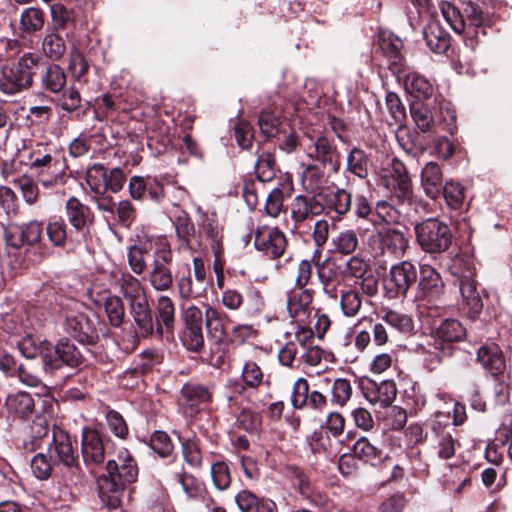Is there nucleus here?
<instances>
[{
  "label": "nucleus",
  "mask_w": 512,
  "mask_h": 512,
  "mask_svg": "<svg viewBox=\"0 0 512 512\" xmlns=\"http://www.w3.org/2000/svg\"><path fill=\"white\" fill-rule=\"evenodd\" d=\"M183 346L192 352H200L204 347L202 327L183 328L180 335Z\"/></svg>",
  "instance_id": "nucleus-61"
},
{
  "label": "nucleus",
  "mask_w": 512,
  "mask_h": 512,
  "mask_svg": "<svg viewBox=\"0 0 512 512\" xmlns=\"http://www.w3.org/2000/svg\"><path fill=\"white\" fill-rule=\"evenodd\" d=\"M65 215L69 224L77 232H83L91 221L90 208L75 197H71L66 201Z\"/></svg>",
  "instance_id": "nucleus-28"
},
{
  "label": "nucleus",
  "mask_w": 512,
  "mask_h": 512,
  "mask_svg": "<svg viewBox=\"0 0 512 512\" xmlns=\"http://www.w3.org/2000/svg\"><path fill=\"white\" fill-rule=\"evenodd\" d=\"M320 206L318 193L295 196L289 205L291 219L294 221L295 227H299L313 216L321 215L322 208Z\"/></svg>",
  "instance_id": "nucleus-19"
},
{
  "label": "nucleus",
  "mask_w": 512,
  "mask_h": 512,
  "mask_svg": "<svg viewBox=\"0 0 512 512\" xmlns=\"http://www.w3.org/2000/svg\"><path fill=\"white\" fill-rule=\"evenodd\" d=\"M410 113L417 128L426 133L430 131L433 124V117L430 109L421 102L413 103L410 107Z\"/></svg>",
  "instance_id": "nucleus-58"
},
{
  "label": "nucleus",
  "mask_w": 512,
  "mask_h": 512,
  "mask_svg": "<svg viewBox=\"0 0 512 512\" xmlns=\"http://www.w3.org/2000/svg\"><path fill=\"white\" fill-rule=\"evenodd\" d=\"M385 181L390 193L400 202L411 200L413 188L410 176H404L399 179H386Z\"/></svg>",
  "instance_id": "nucleus-52"
},
{
  "label": "nucleus",
  "mask_w": 512,
  "mask_h": 512,
  "mask_svg": "<svg viewBox=\"0 0 512 512\" xmlns=\"http://www.w3.org/2000/svg\"><path fill=\"white\" fill-rule=\"evenodd\" d=\"M312 292L297 288L287 294V310L292 319L299 324H309L312 313Z\"/></svg>",
  "instance_id": "nucleus-18"
},
{
  "label": "nucleus",
  "mask_w": 512,
  "mask_h": 512,
  "mask_svg": "<svg viewBox=\"0 0 512 512\" xmlns=\"http://www.w3.org/2000/svg\"><path fill=\"white\" fill-rule=\"evenodd\" d=\"M173 252L169 242L160 238L155 242L151 268L147 274V281L151 287L158 291H168L174 281L171 265Z\"/></svg>",
  "instance_id": "nucleus-5"
},
{
  "label": "nucleus",
  "mask_w": 512,
  "mask_h": 512,
  "mask_svg": "<svg viewBox=\"0 0 512 512\" xmlns=\"http://www.w3.org/2000/svg\"><path fill=\"white\" fill-rule=\"evenodd\" d=\"M419 287L423 293L438 298L444 292V283L440 274L429 264H421L419 268Z\"/></svg>",
  "instance_id": "nucleus-30"
},
{
  "label": "nucleus",
  "mask_w": 512,
  "mask_h": 512,
  "mask_svg": "<svg viewBox=\"0 0 512 512\" xmlns=\"http://www.w3.org/2000/svg\"><path fill=\"white\" fill-rule=\"evenodd\" d=\"M42 233V222L37 220L10 225L5 230V241L9 247L15 249L28 247L25 250L27 258L23 261L24 267L40 263L46 257L44 250L41 247H37L41 243Z\"/></svg>",
  "instance_id": "nucleus-2"
},
{
  "label": "nucleus",
  "mask_w": 512,
  "mask_h": 512,
  "mask_svg": "<svg viewBox=\"0 0 512 512\" xmlns=\"http://www.w3.org/2000/svg\"><path fill=\"white\" fill-rule=\"evenodd\" d=\"M423 34L427 47L435 53L442 54L450 46L449 34L437 22H430Z\"/></svg>",
  "instance_id": "nucleus-34"
},
{
  "label": "nucleus",
  "mask_w": 512,
  "mask_h": 512,
  "mask_svg": "<svg viewBox=\"0 0 512 512\" xmlns=\"http://www.w3.org/2000/svg\"><path fill=\"white\" fill-rule=\"evenodd\" d=\"M104 308L110 324L114 327L121 326L125 317V308L121 298L115 295L107 297Z\"/></svg>",
  "instance_id": "nucleus-59"
},
{
  "label": "nucleus",
  "mask_w": 512,
  "mask_h": 512,
  "mask_svg": "<svg viewBox=\"0 0 512 512\" xmlns=\"http://www.w3.org/2000/svg\"><path fill=\"white\" fill-rule=\"evenodd\" d=\"M263 378L264 374L257 363L253 361L246 362L242 369L244 384L237 379L228 381L225 399L230 407L236 406L239 408L238 397L245 394L247 387L252 389L259 387L263 382Z\"/></svg>",
  "instance_id": "nucleus-11"
},
{
  "label": "nucleus",
  "mask_w": 512,
  "mask_h": 512,
  "mask_svg": "<svg viewBox=\"0 0 512 512\" xmlns=\"http://www.w3.org/2000/svg\"><path fill=\"white\" fill-rule=\"evenodd\" d=\"M48 454L54 465H62L68 469V481L71 484H77L80 481L79 456L68 433L58 427H54L52 442L48 447Z\"/></svg>",
  "instance_id": "nucleus-4"
},
{
  "label": "nucleus",
  "mask_w": 512,
  "mask_h": 512,
  "mask_svg": "<svg viewBox=\"0 0 512 512\" xmlns=\"http://www.w3.org/2000/svg\"><path fill=\"white\" fill-rule=\"evenodd\" d=\"M106 174L105 167L99 163H95L87 169L85 179L93 193L107 191Z\"/></svg>",
  "instance_id": "nucleus-57"
},
{
  "label": "nucleus",
  "mask_w": 512,
  "mask_h": 512,
  "mask_svg": "<svg viewBox=\"0 0 512 512\" xmlns=\"http://www.w3.org/2000/svg\"><path fill=\"white\" fill-rule=\"evenodd\" d=\"M81 444L83 459L87 465H98L104 461L109 442L105 443L95 429L83 428Z\"/></svg>",
  "instance_id": "nucleus-20"
},
{
  "label": "nucleus",
  "mask_w": 512,
  "mask_h": 512,
  "mask_svg": "<svg viewBox=\"0 0 512 512\" xmlns=\"http://www.w3.org/2000/svg\"><path fill=\"white\" fill-rule=\"evenodd\" d=\"M42 51L51 60H59L66 51V43L60 31L46 30L42 41Z\"/></svg>",
  "instance_id": "nucleus-42"
},
{
  "label": "nucleus",
  "mask_w": 512,
  "mask_h": 512,
  "mask_svg": "<svg viewBox=\"0 0 512 512\" xmlns=\"http://www.w3.org/2000/svg\"><path fill=\"white\" fill-rule=\"evenodd\" d=\"M23 149L26 152L24 163L32 173L60 159L57 150L48 143L35 142L28 146L24 143Z\"/></svg>",
  "instance_id": "nucleus-21"
},
{
  "label": "nucleus",
  "mask_w": 512,
  "mask_h": 512,
  "mask_svg": "<svg viewBox=\"0 0 512 512\" xmlns=\"http://www.w3.org/2000/svg\"><path fill=\"white\" fill-rule=\"evenodd\" d=\"M459 289L462 298L468 306L470 313L477 315L482 310L483 304L477 291V282L474 279V272L468 270L459 278Z\"/></svg>",
  "instance_id": "nucleus-27"
},
{
  "label": "nucleus",
  "mask_w": 512,
  "mask_h": 512,
  "mask_svg": "<svg viewBox=\"0 0 512 512\" xmlns=\"http://www.w3.org/2000/svg\"><path fill=\"white\" fill-rule=\"evenodd\" d=\"M81 363V354L73 343L60 340L53 345L49 342L44 355V373L52 375L55 370L66 365L72 368Z\"/></svg>",
  "instance_id": "nucleus-9"
},
{
  "label": "nucleus",
  "mask_w": 512,
  "mask_h": 512,
  "mask_svg": "<svg viewBox=\"0 0 512 512\" xmlns=\"http://www.w3.org/2000/svg\"><path fill=\"white\" fill-rule=\"evenodd\" d=\"M157 319L156 330L161 335L163 325L167 330H172L175 322V306L172 299L168 296H160L156 304Z\"/></svg>",
  "instance_id": "nucleus-41"
},
{
  "label": "nucleus",
  "mask_w": 512,
  "mask_h": 512,
  "mask_svg": "<svg viewBox=\"0 0 512 512\" xmlns=\"http://www.w3.org/2000/svg\"><path fill=\"white\" fill-rule=\"evenodd\" d=\"M417 279L416 266L407 260L401 261L390 268L386 279V292L390 298L406 296L409 288Z\"/></svg>",
  "instance_id": "nucleus-10"
},
{
  "label": "nucleus",
  "mask_w": 512,
  "mask_h": 512,
  "mask_svg": "<svg viewBox=\"0 0 512 512\" xmlns=\"http://www.w3.org/2000/svg\"><path fill=\"white\" fill-rule=\"evenodd\" d=\"M96 318L86 313L70 312L65 318V331L82 344H93L98 340Z\"/></svg>",
  "instance_id": "nucleus-12"
},
{
  "label": "nucleus",
  "mask_w": 512,
  "mask_h": 512,
  "mask_svg": "<svg viewBox=\"0 0 512 512\" xmlns=\"http://www.w3.org/2000/svg\"><path fill=\"white\" fill-rule=\"evenodd\" d=\"M369 157L360 148L354 147L347 155L346 159V170L357 176L360 179H364L368 176Z\"/></svg>",
  "instance_id": "nucleus-44"
},
{
  "label": "nucleus",
  "mask_w": 512,
  "mask_h": 512,
  "mask_svg": "<svg viewBox=\"0 0 512 512\" xmlns=\"http://www.w3.org/2000/svg\"><path fill=\"white\" fill-rule=\"evenodd\" d=\"M36 65L37 60L31 53L24 54L11 65H3L0 72V91L14 95L28 89L32 85Z\"/></svg>",
  "instance_id": "nucleus-3"
},
{
  "label": "nucleus",
  "mask_w": 512,
  "mask_h": 512,
  "mask_svg": "<svg viewBox=\"0 0 512 512\" xmlns=\"http://www.w3.org/2000/svg\"><path fill=\"white\" fill-rule=\"evenodd\" d=\"M301 145L309 159L319 162L323 167H329L335 173L338 172L340 153L333 140L320 133L307 134Z\"/></svg>",
  "instance_id": "nucleus-7"
},
{
  "label": "nucleus",
  "mask_w": 512,
  "mask_h": 512,
  "mask_svg": "<svg viewBox=\"0 0 512 512\" xmlns=\"http://www.w3.org/2000/svg\"><path fill=\"white\" fill-rule=\"evenodd\" d=\"M477 360L493 377L505 373V360L498 345H484L478 349Z\"/></svg>",
  "instance_id": "nucleus-26"
},
{
  "label": "nucleus",
  "mask_w": 512,
  "mask_h": 512,
  "mask_svg": "<svg viewBox=\"0 0 512 512\" xmlns=\"http://www.w3.org/2000/svg\"><path fill=\"white\" fill-rule=\"evenodd\" d=\"M440 10L442 16L455 33L462 34L465 31L464 16L452 3L443 1L440 5Z\"/></svg>",
  "instance_id": "nucleus-53"
},
{
  "label": "nucleus",
  "mask_w": 512,
  "mask_h": 512,
  "mask_svg": "<svg viewBox=\"0 0 512 512\" xmlns=\"http://www.w3.org/2000/svg\"><path fill=\"white\" fill-rule=\"evenodd\" d=\"M5 404L9 416L14 419L25 420L30 418L35 412L34 399L31 394L26 392L19 391L9 394Z\"/></svg>",
  "instance_id": "nucleus-25"
},
{
  "label": "nucleus",
  "mask_w": 512,
  "mask_h": 512,
  "mask_svg": "<svg viewBox=\"0 0 512 512\" xmlns=\"http://www.w3.org/2000/svg\"><path fill=\"white\" fill-rule=\"evenodd\" d=\"M382 320L390 327L402 333H409L414 328L413 320L405 313L395 310H388L383 316Z\"/></svg>",
  "instance_id": "nucleus-60"
},
{
  "label": "nucleus",
  "mask_w": 512,
  "mask_h": 512,
  "mask_svg": "<svg viewBox=\"0 0 512 512\" xmlns=\"http://www.w3.org/2000/svg\"><path fill=\"white\" fill-rule=\"evenodd\" d=\"M129 312L134 320L136 333L141 337L151 336L154 331L155 322L148 299L130 303Z\"/></svg>",
  "instance_id": "nucleus-23"
},
{
  "label": "nucleus",
  "mask_w": 512,
  "mask_h": 512,
  "mask_svg": "<svg viewBox=\"0 0 512 512\" xmlns=\"http://www.w3.org/2000/svg\"><path fill=\"white\" fill-rule=\"evenodd\" d=\"M177 293L182 301H192L203 297L208 286L193 279L191 271L186 275H182L176 281Z\"/></svg>",
  "instance_id": "nucleus-35"
},
{
  "label": "nucleus",
  "mask_w": 512,
  "mask_h": 512,
  "mask_svg": "<svg viewBox=\"0 0 512 512\" xmlns=\"http://www.w3.org/2000/svg\"><path fill=\"white\" fill-rule=\"evenodd\" d=\"M254 246L271 258H278L286 250L287 239L277 227L261 226L255 232Z\"/></svg>",
  "instance_id": "nucleus-15"
},
{
  "label": "nucleus",
  "mask_w": 512,
  "mask_h": 512,
  "mask_svg": "<svg viewBox=\"0 0 512 512\" xmlns=\"http://www.w3.org/2000/svg\"><path fill=\"white\" fill-rule=\"evenodd\" d=\"M352 396V385L346 378H337L333 381L331 386L332 404L339 407H344Z\"/></svg>",
  "instance_id": "nucleus-55"
},
{
  "label": "nucleus",
  "mask_w": 512,
  "mask_h": 512,
  "mask_svg": "<svg viewBox=\"0 0 512 512\" xmlns=\"http://www.w3.org/2000/svg\"><path fill=\"white\" fill-rule=\"evenodd\" d=\"M416 239L423 251L439 254L446 251L452 243L449 226L437 218H429L415 226Z\"/></svg>",
  "instance_id": "nucleus-6"
},
{
  "label": "nucleus",
  "mask_w": 512,
  "mask_h": 512,
  "mask_svg": "<svg viewBox=\"0 0 512 512\" xmlns=\"http://www.w3.org/2000/svg\"><path fill=\"white\" fill-rule=\"evenodd\" d=\"M106 471L98 480L99 495L109 509H116L121 505L126 485L136 480L138 468L128 450L122 448L116 459L108 460Z\"/></svg>",
  "instance_id": "nucleus-1"
},
{
  "label": "nucleus",
  "mask_w": 512,
  "mask_h": 512,
  "mask_svg": "<svg viewBox=\"0 0 512 512\" xmlns=\"http://www.w3.org/2000/svg\"><path fill=\"white\" fill-rule=\"evenodd\" d=\"M41 81L45 89L52 93H59L66 84V75L60 66L52 64L47 67Z\"/></svg>",
  "instance_id": "nucleus-46"
},
{
  "label": "nucleus",
  "mask_w": 512,
  "mask_h": 512,
  "mask_svg": "<svg viewBox=\"0 0 512 512\" xmlns=\"http://www.w3.org/2000/svg\"><path fill=\"white\" fill-rule=\"evenodd\" d=\"M340 309L345 317H356L363 304L362 297L356 288L344 285L338 289Z\"/></svg>",
  "instance_id": "nucleus-36"
},
{
  "label": "nucleus",
  "mask_w": 512,
  "mask_h": 512,
  "mask_svg": "<svg viewBox=\"0 0 512 512\" xmlns=\"http://www.w3.org/2000/svg\"><path fill=\"white\" fill-rule=\"evenodd\" d=\"M352 451L356 458L372 466L380 465L386 459L383 450L364 436L356 440Z\"/></svg>",
  "instance_id": "nucleus-31"
},
{
  "label": "nucleus",
  "mask_w": 512,
  "mask_h": 512,
  "mask_svg": "<svg viewBox=\"0 0 512 512\" xmlns=\"http://www.w3.org/2000/svg\"><path fill=\"white\" fill-rule=\"evenodd\" d=\"M323 177V172L319 166L315 164L307 165L301 175V184L304 191L310 195L319 193L321 191L319 189L323 184Z\"/></svg>",
  "instance_id": "nucleus-47"
},
{
  "label": "nucleus",
  "mask_w": 512,
  "mask_h": 512,
  "mask_svg": "<svg viewBox=\"0 0 512 512\" xmlns=\"http://www.w3.org/2000/svg\"><path fill=\"white\" fill-rule=\"evenodd\" d=\"M291 191L292 184L289 180L273 188L266 198L265 213L272 218H277L282 211L285 196H289Z\"/></svg>",
  "instance_id": "nucleus-38"
},
{
  "label": "nucleus",
  "mask_w": 512,
  "mask_h": 512,
  "mask_svg": "<svg viewBox=\"0 0 512 512\" xmlns=\"http://www.w3.org/2000/svg\"><path fill=\"white\" fill-rule=\"evenodd\" d=\"M17 186L21 192L24 202L28 205H33L39 198L38 182H35L28 176H23L17 180Z\"/></svg>",
  "instance_id": "nucleus-64"
},
{
  "label": "nucleus",
  "mask_w": 512,
  "mask_h": 512,
  "mask_svg": "<svg viewBox=\"0 0 512 512\" xmlns=\"http://www.w3.org/2000/svg\"><path fill=\"white\" fill-rule=\"evenodd\" d=\"M152 249V243L148 240H139L128 247L127 263L134 274L142 275L146 271L147 258Z\"/></svg>",
  "instance_id": "nucleus-29"
},
{
  "label": "nucleus",
  "mask_w": 512,
  "mask_h": 512,
  "mask_svg": "<svg viewBox=\"0 0 512 512\" xmlns=\"http://www.w3.org/2000/svg\"><path fill=\"white\" fill-rule=\"evenodd\" d=\"M211 477L214 486L219 490H226L231 483V475L228 465L223 461H217L211 465Z\"/></svg>",
  "instance_id": "nucleus-63"
},
{
  "label": "nucleus",
  "mask_w": 512,
  "mask_h": 512,
  "mask_svg": "<svg viewBox=\"0 0 512 512\" xmlns=\"http://www.w3.org/2000/svg\"><path fill=\"white\" fill-rule=\"evenodd\" d=\"M385 104L390 115V120H387L389 125H402L406 118V113L399 96L394 92H388L385 97Z\"/></svg>",
  "instance_id": "nucleus-56"
},
{
  "label": "nucleus",
  "mask_w": 512,
  "mask_h": 512,
  "mask_svg": "<svg viewBox=\"0 0 512 512\" xmlns=\"http://www.w3.org/2000/svg\"><path fill=\"white\" fill-rule=\"evenodd\" d=\"M421 187L425 195L430 199H437L442 192L443 173L436 162H428L421 170Z\"/></svg>",
  "instance_id": "nucleus-24"
},
{
  "label": "nucleus",
  "mask_w": 512,
  "mask_h": 512,
  "mask_svg": "<svg viewBox=\"0 0 512 512\" xmlns=\"http://www.w3.org/2000/svg\"><path fill=\"white\" fill-rule=\"evenodd\" d=\"M255 173L261 182H270L275 177V158L270 152L264 151L255 163Z\"/></svg>",
  "instance_id": "nucleus-51"
},
{
  "label": "nucleus",
  "mask_w": 512,
  "mask_h": 512,
  "mask_svg": "<svg viewBox=\"0 0 512 512\" xmlns=\"http://www.w3.org/2000/svg\"><path fill=\"white\" fill-rule=\"evenodd\" d=\"M37 182L47 190H56L66 185L68 175L64 163L58 159L33 172Z\"/></svg>",
  "instance_id": "nucleus-22"
},
{
  "label": "nucleus",
  "mask_w": 512,
  "mask_h": 512,
  "mask_svg": "<svg viewBox=\"0 0 512 512\" xmlns=\"http://www.w3.org/2000/svg\"><path fill=\"white\" fill-rule=\"evenodd\" d=\"M44 12L36 7L25 8L20 15V31L22 34L32 35L44 26Z\"/></svg>",
  "instance_id": "nucleus-43"
},
{
  "label": "nucleus",
  "mask_w": 512,
  "mask_h": 512,
  "mask_svg": "<svg viewBox=\"0 0 512 512\" xmlns=\"http://www.w3.org/2000/svg\"><path fill=\"white\" fill-rule=\"evenodd\" d=\"M182 395L190 403L191 407H198L212 401L211 390L202 385L186 384L182 388Z\"/></svg>",
  "instance_id": "nucleus-50"
},
{
  "label": "nucleus",
  "mask_w": 512,
  "mask_h": 512,
  "mask_svg": "<svg viewBox=\"0 0 512 512\" xmlns=\"http://www.w3.org/2000/svg\"><path fill=\"white\" fill-rule=\"evenodd\" d=\"M48 344L49 342L46 340H40L32 335H26L18 341L17 346L24 357L33 359L37 356H41L42 362L44 363L45 350L48 348Z\"/></svg>",
  "instance_id": "nucleus-45"
},
{
  "label": "nucleus",
  "mask_w": 512,
  "mask_h": 512,
  "mask_svg": "<svg viewBox=\"0 0 512 512\" xmlns=\"http://www.w3.org/2000/svg\"><path fill=\"white\" fill-rule=\"evenodd\" d=\"M402 48L403 43L400 38L385 31L379 33L378 49L386 60L388 69L397 77L401 76L405 68Z\"/></svg>",
  "instance_id": "nucleus-13"
},
{
  "label": "nucleus",
  "mask_w": 512,
  "mask_h": 512,
  "mask_svg": "<svg viewBox=\"0 0 512 512\" xmlns=\"http://www.w3.org/2000/svg\"><path fill=\"white\" fill-rule=\"evenodd\" d=\"M16 376L22 384L29 387L39 388L41 394L48 393V385L42 381L40 376L37 374L36 369L32 365L19 364Z\"/></svg>",
  "instance_id": "nucleus-54"
},
{
  "label": "nucleus",
  "mask_w": 512,
  "mask_h": 512,
  "mask_svg": "<svg viewBox=\"0 0 512 512\" xmlns=\"http://www.w3.org/2000/svg\"><path fill=\"white\" fill-rule=\"evenodd\" d=\"M450 353V345H443L434 340L432 344H428V347L423 350L425 367L430 371L435 370L441 364L443 355H449Z\"/></svg>",
  "instance_id": "nucleus-48"
},
{
  "label": "nucleus",
  "mask_w": 512,
  "mask_h": 512,
  "mask_svg": "<svg viewBox=\"0 0 512 512\" xmlns=\"http://www.w3.org/2000/svg\"><path fill=\"white\" fill-rule=\"evenodd\" d=\"M117 283L124 297L129 300V304L142 301L147 298L145 289L140 280L130 273H123L117 279Z\"/></svg>",
  "instance_id": "nucleus-40"
},
{
  "label": "nucleus",
  "mask_w": 512,
  "mask_h": 512,
  "mask_svg": "<svg viewBox=\"0 0 512 512\" xmlns=\"http://www.w3.org/2000/svg\"><path fill=\"white\" fill-rule=\"evenodd\" d=\"M318 199L322 214L331 215L333 218H341L351 209L352 196L345 189L322 190L318 193Z\"/></svg>",
  "instance_id": "nucleus-17"
},
{
  "label": "nucleus",
  "mask_w": 512,
  "mask_h": 512,
  "mask_svg": "<svg viewBox=\"0 0 512 512\" xmlns=\"http://www.w3.org/2000/svg\"><path fill=\"white\" fill-rule=\"evenodd\" d=\"M360 388L369 403L381 407L390 406L397 395L396 384L392 380L376 382L366 378L361 381Z\"/></svg>",
  "instance_id": "nucleus-16"
},
{
  "label": "nucleus",
  "mask_w": 512,
  "mask_h": 512,
  "mask_svg": "<svg viewBox=\"0 0 512 512\" xmlns=\"http://www.w3.org/2000/svg\"><path fill=\"white\" fill-rule=\"evenodd\" d=\"M46 234L54 247L63 248L67 242V226L61 217H52L47 222Z\"/></svg>",
  "instance_id": "nucleus-49"
},
{
  "label": "nucleus",
  "mask_w": 512,
  "mask_h": 512,
  "mask_svg": "<svg viewBox=\"0 0 512 512\" xmlns=\"http://www.w3.org/2000/svg\"><path fill=\"white\" fill-rule=\"evenodd\" d=\"M205 323L209 337L217 345L225 343L226 334L224 326V318L217 309L208 306L205 311Z\"/></svg>",
  "instance_id": "nucleus-39"
},
{
  "label": "nucleus",
  "mask_w": 512,
  "mask_h": 512,
  "mask_svg": "<svg viewBox=\"0 0 512 512\" xmlns=\"http://www.w3.org/2000/svg\"><path fill=\"white\" fill-rule=\"evenodd\" d=\"M437 419L433 422L431 431L434 437V449L439 458L447 460L455 455L456 449L460 446L456 438V430L449 424H442L440 418L443 414H437Z\"/></svg>",
  "instance_id": "nucleus-14"
},
{
  "label": "nucleus",
  "mask_w": 512,
  "mask_h": 512,
  "mask_svg": "<svg viewBox=\"0 0 512 512\" xmlns=\"http://www.w3.org/2000/svg\"><path fill=\"white\" fill-rule=\"evenodd\" d=\"M408 239L398 229H387L373 233L368 238V246L374 257H402L408 248Z\"/></svg>",
  "instance_id": "nucleus-8"
},
{
  "label": "nucleus",
  "mask_w": 512,
  "mask_h": 512,
  "mask_svg": "<svg viewBox=\"0 0 512 512\" xmlns=\"http://www.w3.org/2000/svg\"><path fill=\"white\" fill-rule=\"evenodd\" d=\"M318 278L325 294L329 298H338V287L341 285V277L335 263H322L317 267Z\"/></svg>",
  "instance_id": "nucleus-32"
},
{
  "label": "nucleus",
  "mask_w": 512,
  "mask_h": 512,
  "mask_svg": "<svg viewBox=\"0 0 512 512\" xmlns=\"http://www.w3.org/2000/svg\"><path fill=\"white\" fill-rule=\"evenodd\" d=\"M404 87L409 94L417 99H428L434 91L431 82L416 72L404 76Z\"/></svg>",
  "instance_id": "nucleus-37"
},
{
  "label": "nucleus",
  "mask_w": 512,
  "mask_h": 512,
  "mask_svg": "<svg viewBox=\"0 0 512 512\" xmlns=\"http://www.w3.org/2000/svg\"><path fill=\"white\" fill-rule=\"evenodd\" d=\"M466 337V329L456 319L443 320L434 331V340L443 345L459 342Z\"/></svg>",
  "instance_id": "nucleus-33"
},
{
  "label": "nucleus",
  "mask_w": 512,
  "mask_h": 512,
  "mask_svg": "<svg viewBox=\"0 0 512 512\" xmlns=\"http://www.w3.org/2000/svg\"><path fill=\"white\" fill-rule=\"evenodd\" d=\"M447 205L452 209H459L464 201V188L459 183L449 181L446 182L442 192Z\"/></svg>",
  "instance_id": "nucleus-62"
}]
</instances>
